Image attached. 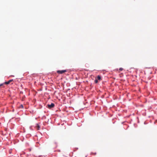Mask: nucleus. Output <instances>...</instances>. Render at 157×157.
<instances>
[{
  "label": "nucleus",
  "instance_id": "1a4fd4ad",
  "mask_svg": "<svg viewBox=\"0 0 157 157\" xmlns=\"http://www.w3.org/2000/svg\"><path fill=\"white\" fill-rule=\"evenodd\" d=\"M4 84V83H2L1 84H0V87H1V86H3Z\"/></svg>",
  "mask_w": 157,
  "mask_h": 157
},
{
  "label": "nucleus",
  "instance_id": "9d476101",
  "mask_svg": "<svg viewBox=\"0 0 157 157\" xmlns=\"http://www.w3.org/2000/svg\"><path fill=\"white\" fill-rule=\"evenodd\" d=\"M92 154H93L94 155H96V153H92Z\"/></svg>",
  "mask_w": 157,
  "mask_h": 157
},
{
  "label": "nucleus",
  "instance_id": "423d86ee",
  "mask_svg": "<svg viewBox=\"0 0 157 157\" xmlns=\"http://www.w3.org/2000/svg\"><path fill=\"white\" fill-rule=\"evenodd\" d=\"M94 82L96 83H97L98 82V79L96 78L95 80L94 81Z\"/></svg>",
  "mask_w": 157,
  "mask_h": 157
},
{
  "label": "nucleus",
  "instance_id": "39448f33",
  "mask_svg": "<svg viewBox=\"0 0 157 157\" xmlns=\"http://www.w3.org/2000/svg\"><path fill=\"white\" fill-rule=\"evenodd\" d=\"M97 79L98 80H101V77L99 76V75H98V76H97Z\"/></svg>",
  "mask_w": 157,
  "mask_h": 157
},
{
  "label": "nucleus",
  "instance_id": "f257e3e1",
  "mask_svg": "<svg viewBox=\"0 0 157 157\" xmlns=\"http://www.w3.org/2000/svg\"><path fill=\"white\" fill-rule=\"evenodd\" d=\"M67 71V70H58L57 71V72L59 74H62L64 73H65Z\"/></svg>",
  "mask_w": 157,
  "mask_h": 157
},
{
  "label": "nucleus",
  "instance_id": "6e6552de",
  "mask_svg": "<svg viewBox=\"0 0 157 157\" xmlns=\"http://www.w3.org/2000/svg\"><path fill=\"white\" fill-rule=\"evenodd\" d=\"M123 70V68H120L119 69V70H120V71H122Z\"/></svg>",
  "mask_w": 157,
  "mask_h": 157
},
{
  "label": "nucleus",
  "instance_id": "f03ea898",
  "mask_svg": "<svg viewBox=\"0 0 157 157\" xmlns=\"http://www.w3.org/2000/svg\"><path fill=\"white\" fill-rule=\"evenodd\" d=\"M47 106L48 108L49 109H51L54 106L55 104L53 103H52L50 105H48Z\"/></svg>",
  "mask_w": 157,
  "mask_h": 157
},
{
  "label": "nucleus",
  "instance_id": "0eeeda50",
  "mask_svg": "<svg viewBox=\"0 0 157 157\" xmlns=\"http://www.w3.org/2000/svg\"><path fill=\"white\" fill-rule=\"evenodd\" d=\"M20 108H23V105H20Z\"/></svg>",
  "mask_w": 157,
  "mask_h": 157
},
{
  "label": "nucleus",
  "instance_id": "7ed1b4c3",
  "mask_svg": "<svg viewBox=\"0 0 157 157\" xmlns=\"http://www.w3.org/2000/svg\"><path fill=\"white\" fill-rule=\"evenodd\" d=\"M13 79H10V80H9L8 82H5V84H8L10 83L11 82H12L13 81Z\"/></svg>",
  "mask_w": 157,
  "mask_h": 157
},
{
  "label": "nucleus",
  "instance_id": "20e7f679",
  "mask_svg": "<svg viewBox=\"0 0 157 157\" xmlns=\"http://www.w3.org/2000/svg\"><path fill=\"white\" fill-rule=\"evenodd\" d=\"M36 128L37 129V130H38L39 129V128H40V126L38 124H36Z\"/></svg>",
  "mask_w": 157,
  "mask_h": 157
}]
</instances>
